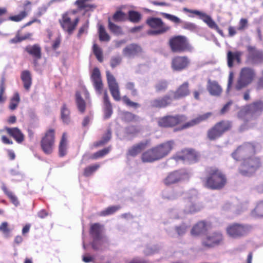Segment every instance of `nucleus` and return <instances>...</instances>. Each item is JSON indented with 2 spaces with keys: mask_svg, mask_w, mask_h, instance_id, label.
<instances>
[{
  "mask_svg": "<svg viewBox=\"0 0 263 263\" xmlns=\"http://www.w3.org/2000/svg\"><path fill=\"white\" fill-rule=\"evenodd\" d=\"M0 231L2 232L5 235H8L10 233V230L8 228V224L7 222H3L0 225Z\"/></svg>",
  "mask_w": 263,
  "mask_h": 263,
  "instance_id": "54",
  "label": "nucleus"
},
{
  "mask_svg": "<svg viewBox=\"0 0 263 263\" xmlns=\"http://www.w3.org/2000/svg\"><path fill=\"white\" fill-rule=\"evenodd\" d=\"M55 130L50 128L47 129L42 137L40 145L43 152L46 155L51 154L54 147Z\"/></svg>",
  "mask_w": 263,
  "mask_h": 263,
  "instance_id": "10",
  "label": "nucleus"
},
{
  "mask_svg": "<svg viewBox=\"0 0 263 263\" xmlns=\"http://www.w3.org/2000/svg\"><path fill=\"white\" fill-rule=\"evenodd\" d=\"M61 118L65 124H69L70 121V111L66 104H63L61 109Z\"/></svg>",
  "mask_w": 263,
  "mask_h": 263,
  "instance_id": "35",
  "label": "nucleus"
},
{
  "mask_svg": "<svg viewBox=\"0 0 263 263\" xmlns=\"http://www.w3.org/2000/svg\"><path fill=\"white\" fill-rule=\"evenodd\" d=\"M142 48L136 44H131L127 45L123 50V54L127 57L135 56L142 52Z\"/></svg>",
  "mask_w": 263,
  "mask_h": 263,
  "instance_id": "32",
  "label": "nucleus"
},
{
  "mask_svg": "<svg viewBox=\"0 0 263 263\" xmlns=\"http://www.w3.org/2000/svg\"><path fill=\"white\" fill-rule=\"evenodd\" d=\"M190 60L185 55H176L173 57L171 61V67L174 71H180L188 67Z\"/></svg>",
  "mask_w": 263,
  "mask_h": 263,
  "instance_id": "17",
  "label": "nucleus"
},
{
  "mask_svg": "<svg viewBox=\"0 0 263 263\" xmlns=\"http://www.w3.org/2000/svg\"><path fill=\"white\" fill-rule=\"evenodd\" d=\"M150 142V140H146L133 145L128 149L127 155L132 157H136L149 146Z\"/></svg>",
  "mask_w": 263,
  "mask_h": 263,
  "instance_id": "23",
  "label": "nucleus"
},
{
  "mask_svg": "<svg viewBox=\"0 0 263 263\" xmlns=\"http://www.w3.org/2000/svg\"><path fill=\"white\" fill-rule=\"evenodd\" d=\"M92 51L97 59L100 62H102L103 61V51L100 47L97 44L94 43L92 46Z\"/></svg>",
  "mask_w": 263,
  "mask_h": 263,
  "instance_id": "45",
  "label": "nucleus"
},
{
  "mask_svg": "<svg viewBox=\"0 0 263 263\" xmlns=\"http://www.w3.org/2000/svg\"><path fill=\"white\" fill-rule=\"evenodd\" d=\"M146 23L153 29L147 31V34L149 35H156L163 34L171 29V27L166 25L159 17H149L146 20Z\"/></svg>",
  "mask_w": 263,
  "mask_h": 263,
  "instance_id": "8",
  "label": "nucleus"
},
{
  "mask_svg": "<svg viewBox=\"0 0 263 263\" xmlns=\"http://www.w3.org/2000/svg\"><path fill=\"white\" fill-rule=\"evenodd\" d=\"M108 28L109 31L116 35H122L123 34V32L122 27L117 24L112 23L110 17L108 18Z\"/></svg>",
  "mask_w": 263,
  "mask_h": 263,
  "instance_id": "37",
  "label": "nucleus"
},
{
  "mask_svg": "<svg viewBox=\"0 0 263 263\" xmlns=\"http://www.w3.org/2000/svg\"><path fill=\"white\" fill-rule=\"evenodd\" d=\"M208 225L205 221H198L192 228L191 231V234L193 236H199L208 230Z\"/></svg>",
  "mask_w": 263,
  "mask_h": 263,
  "instance_id": "30",
  "label": "nucleus"
},
{
  "mask_svg": "<svg viewBox=\"0 0 263 263\" xmlns=\"http://www.w3.org/2000/svg\"><path fill=\"white\" fill-rule=\"evenodd\" d=\"M111 137V132L110 129H107L106 133L104 135L101 140L97 141L93 143V146L96 147L102 146L107 143Z\"/></svg>",
  "mask_w": 263,
  "mask_h": 263,
  "instance_id": "40",
  "label": "nucleus"
},
{
  "mask_svg": "<svg viewBox=\"0 0 263 263\" xmlns=\"http://www.w3.org/2000/svg\"><path fill=\"white\" fill-rule=\"evenodd\" d=\"M263 112V101L257 100L242 106L237 112V117L245 124L250 121L248 116L251 117L255 115H260Z\"/></svg>",
  "mask_w": 263,
  "mask_h": 263,
  "instance_id": "4",
  "label": "nucleus"
},
{
  "mask_svg": "<svg viewBox=\"0 0 263 263\" xmlns=\"http://www.w3.org/2000/svg\"><path fill=\"white\" fill-rule=\"evenodd\" d=\"M142 19L141 14L136 11L129 10L128 12V20L133 23H138Z\"/></svg>",
  "mask_w": 263,
  "mask_h": 263,
  "instance_id": "39",
  "label": "nucleus"
},
{
  "mask_svg": "<svg viewBox=\"0 0 263 263\" xmlns=\"http://www.w3.org/2000/svg\"><path fill=\"white\" fill-rule=\"evenodd\" d=\"M112 19L116 22H122L127 20L126 14L121 10H117L113 14Z\"/></svg>",
  "mask_w": 263,
  "mask_h": 263,
  "instance_id": "46",
  "label": "nucleus"
},
{
  "mask_svg": "<svg viewBox=\"0 0 263 263\" xmlns=\"http://www.w3.org/2000/svg\"><path fill=\"white\" fill-rule=\"evenodd\" d=\"M88 27V22L87 21L80 27L77 34L78 37L80 38L83 33L87 32Z\"/></svg>",
  "mask_w": 263,
  "mask_h": 263,
  "instance_id": "53",
  "label": "nucleus"
},
{
  "mask_svg": "<svg viewBox=\"0 0 263 263\" xmlns=\"http://www.w3.org/2000/svg\"><path fill=\"white\" fill-rule=\"evenodd\" d=\"M103 230V226L99 223H95L90 226L89 234L93 238L91 246L92 249L95 250H103L102 246L104 241L98 242V241L101 240L103 238L102 235ZM104 242L105 241H104Z\"/></svg>",
  "mask_w": 263,
  "mask_h": 263,
  "instance_id": "12",
  "label": "nucleus"
},
{
  "mask_svg": "<svg viewBox=\"0 0 263 263\" xmlns=\"http://www.w3.org/2000/svg\"><path fill=\"white\" fill-rule=\"evenodd\" d=\"M25 51L33 59V63L35 65L37 64L38 60L42 58V47L38 44L32 45H28L24 48Z\"/></svg>",
  "mask_w": 263,
  "mask_h": 263,
  "instance_id": "21",
  "label": "nucleus"
},
{
  "mask_svg": "<svg viewBox=\"0 0 263 263\" xmlns=\"http://www.w3.org/2000/svg\"><path fill=\"white\" fill-rule=\"evenodd\" d=\"M32 33H27L25 35H22L20 31L17 32V42H21L23 40L30 39Z\"/></svg>",
  "mask_w": 263,
  "mask_h": 263,
  "instance_id": "58",
  "label": "nucleus"
},
{
  "mask_svg": "<svg viewBox=\"0 0 263 263\" xmlns=\"http://www.w3.org/2000/svg\"><path fill=\"white\" fill-rule=\"evenodd\" d=\"M175 145L173 140H169L159 144L143 152L141 160L144 163H153L167 156Z\"/></svg>",
  "mask_w": 263,
  "mask_h": 263,
  "instance_id": "3",
  "label": "nucleus"
},
{
  "mask_svg": "<svg viewBox=\"0 0 263 263\" xmlns=\"http://www.w3.org/2000/svg\"><path fill=\"white\" fill-rule=\"evenodd\" d=\"M256 77V73L254 69L245 67L241 68L239 77L235 86L236 90H240L251 84Z\"/></svg>",
  "mask_w": 263,
  "mask_h": 263,
  "instance_id": "11",
  "label": "nucleus"
},
{
  "mask_svg": "<svg viewBox=\"0 0 263 263\" xmlns=\"http://www.w3.org/2000/svg\"><path fill=\"white\" fill-rule=\"evenodd\" d=\"M128 263H148V261L143 258L135 257L133 258Z\"/></svg>",
  "mask_w": 263,
  "mask_h": 263,
  "instance_id": "60",
  "label": "nucleus"
},
{
  "mask_svg": "<svg viewBox=\"0 0 263 263\" xmlns=\"http://www.w3.org/2000/svg\"><path fill=\"white\" fill-rule=\"evenodd\" d=\"M200 210V207L199 206L194 204L190 205L188 209V212L190 213H193L199 211Z\"/></svg>",
  "mask_w": 263,
  "mask_h": 263,
  "instance_id": "63",
  "label": "nucleus"
},
{
  "mask_svg": "<svg viewBox=\"0 0 263 263\" xmlns=\"http://www.w3.org/2000/svg\"><path fill=\"white\" fill-rule=\"evenodd\" d=\"M100 167V164H95L89 165L84 169L83 175L85 177L91 176Z\"/></svg>",
  "mask_w": 263,
  "mask_h": 263,
  "instance_id": "44",
  "label": "nucleus"
},
{
  "mask_svg": "<svg viewBox=\"0 0 263 263\" xmlns=\"http://www.w3.org/2000/svg\"><path fill=\"white\" fill-rule=\"evenodd\" d=\"M1 133H6L9 137L5 135H2L1 137L2 142L5 144H12L13 141L11 140V138H13L16 141V127L10 128L5 126L3 129L0 130Z\"/></svg>",
  "mask_w": 263,
  "mask_h": 263,
  "instance_id": "24",
  "label": "nucleus"
},
{
  "mask_svg": "<svg viewBox=\"0 0 263 263\" xmlns=\"http://www.w3.org/2000/svg\"><path fill=\"white\" fill-rule=\"evenodd\" d=\"M186 120L183 115L166 116L160 118L158 122V125L162 127H172L175 126Z\"/></svg>",
  "mask_w": 263,
  "mask_h": 263,
  "instance_id": "15",
  "label": "nucleus"
},
{
  "mask_svg": "<svg viewBox=\"0 0 263 263\" xmlns=\"http://www.w3.org/2000/svg\"><path fill=\"white\" fill-rule=\"evenodd\" d=\"M248 55L247 60L252 64H255L263 61V53L257 50L255 47L249 46L247 47Z\"/></svg>",
  "mask_w": 263,
  "mask_h": 263,
  "instance_id": "19",
  "label": "nucleus"
},
{
  "mask_svg": "<svg viewBox=\"0 0 263 263\" xmlns=\"http://www.w3.org/2000/svg\"><path fill=\"white\" fill-rule=\"evenodd\" d=\"M174 158L177 161L181 160L196 162L198 160V155L194 150L185 149L177 154Z\"/></svg>",
  "mask_w": 263,
  "mask_h": 263,
  "instance_id": "18",
  "label": "nucleus"
},
{
  "mask_svg": "<svg viewBox=\"0 0 263 263\" xmlns=\"http://www.w3.org/2000/svg\"><path fill=\"white\" fill-rule=\"evenodd\" d=\"M76 102L79 111L84 113L86 109V102L82 98L79 91L76 93Z\"/></svg>",
  "mask_w": 263,
  "mask_h": 263,
  "instance_id": "36",
  "label": "nucleus"
},
{
  "mask_svg": "<svg viewBox=\"0 0 263 263\" xmlns=\"http://www.w3.org/2000/svg\"><path fill=\"white\" fill-rule=\"evenodd\" d=\"M183 10L184 12L193 13L198 15L199 18L202 20L209 28L215 29L220 35L224 36L222 30L219 28L217 24L210 15L199 10H191L187 8H184Z\"/></svg>",
  "mask_w": 263,
  "mask_h": 263,
  "instance_id": "14",
  "label": "nucleus"
},
{
  "mask_svg": "<svg viewBox=\"0 0 263 263\" xmlns=\"http://www.w3.org/2000/svg\"><path fill=\"white\" fill-rule=\"evenodd\" d=\"M79 21V17H77L73 21H72L69 16V12H65L62 14L61 18L59 19V23L63 30L69 35H71L76 29Z\"/></svg>",
  "mask_w": 263,
  "mask_h": 263,
  "instance_id": "13",
  "label": "nucleus"
},
{
  "mask_svg": "<svg viewBox=\"0 0 263 263\" xmlns=\"http://www.w3.org/2000/svg\"><path fill=\"white\" fill-rule=\"evenodd\" d=\"M161 14L163 17L168 19L176 24H180L182 22L181 20L175 15L164 12L161 13Z\"/></svg>",
  "mask_w": 263,
  "mask_h": 263,
  "instance_id": "50",
  "label": "nucleus"
},
{
  "mask_svg": "<svg viewBox=\"0 0 263 263\" xmlns=\"http://www.w3.org/2000/svg\"><path fill=\"white\" fill-rule=\"evenodd\" d=\"M190 94V90L189 88V83L184 82L179 85L175 91L173 92V99L178 100L185 98Z\"/></svg>",
  "mask_w": 263,
  "mask_h": 263,
  "instance_id": "25",
  "label": "nucleus"
},
{
  "mask_svg": "<svg viewBox=\"0 0 263 263\" xmlns=\"http://www.w3.org/2000/svg\"><path fill=\"white\" fill-rule=\"evenodd\" d=\"M47 8L46 6H43L38 8L37 12L36 13V16L37 17H41L42 15L45 14L47 11Z\"/></svg>",
  "mask_w": 263,
  "mask_h": 263,
  "instance_id": "62",
  "label": "nucleus"
},
{
  "mask_svg": "<svg viewBox=\"0 0 263 263\" xmlns=\"http://www.w3.org/2000/svg\"><path fill=\"white\" fill-rule=\"evenodd\" d=\"M98 34L99 40L101 42H108L110 39L109 35L102 24H99L98 26Z\"/></svg>",
  "mask_w": 263,
  "mask_h": 263,
  "instance_id": "38",
  "label": "nucleus"
},
{
  "mask_svg": "<svg viewBox=\"0 0 263 263\" xmlns=\"http://www.w3.org/2000/svg\"><path fill=\"white\" fill-rule=\"evenodd\" d=\"M257 144L253 142H245L232 153L236 161H242L238 168L239 173L245 176L253 175L262 165L259 157L255 155Z\"/></svg>",
  "mask_w": 263,
  "mask_h": 263,
  "instance_id": "1",
  "label": "nucleus"
},
{
  "mask_svg": "<svg viewBox=\"0 0 263 263\" xmlns=\"http://www.w3.org/2000/svg\"><path fill=\"white\" fill-rule=\"evenodd\" d=\"M122 101L126 106L134 108H137L140 106V104L139 103L132 101L126 96L123 97Z\"/></svg>",
  "mask_w": 263,
  "mask_h": 263,
  "instance_id": "49",
  "label": "nucleus"
},
{
  "mask_svg": "<svg viewBox=\"0 0 263 263\" xmlns=\"http://www.w3.org/2000/svg\"><path fill=\"white\" fill-rule=\"evenodd\" d=\"M224 242V236L220 231H214L206 233L202 238L201 246L205 249H210L222 245Z\"/></svg>",
  "mask_w": 263,
  "mask_h": 263,
  "instance_id": "7",
  "label": "nucleus"
},
{
  "mask_svg": "<svg viewBox=\"0 0 263 263\" xmlns=\"http://www.w3.org/2000/svg\"><path fill=\"white\" fill-rule=\"evenodd\" d=\"M122 61L120 56L112 57L110 60V65L111 68H114L119 65Z\"/></svg>",
  "mask_w": 263,
  "mask_h": 263,
  "instance_id": "52",
  "label": "nucleus"
},
{
  "mask_svg": "<svg viewBox=\"0 0 263 263\" xmlns=\"http://www.w3.org/2000/svg\"><path fill=\"white\" fill-rule=\"evenodd\" d=\"M187 229V226L185 225H181L176 227L175 230L179 235H182L185 234Z\"/></svg>",
  "mask_w": 263,
  "mask_h": 263,
  "instance_id": "59",
  "label": "nucleus"
},
{
  "mask_svg": "<svg viewBox=\"0 0 263 263\" xmlns=\"http://www.w3.org/2000/svg\"><path fill=\"white\" fill-rule=\"evenodd\" d=\"M121 206L120 205H114L110 206L104 210L100 212L98 215L100 216H106L116 213L117 211L120 209Z\"/></svg>",
  "mask_w": 263,
  "mask_h": 263,
  "instance_id": "41",
  "label": "nucleus"
},
{
  "mask_svg": "<svg viewBox=\"0 0 263 263\" xmlns=\"http://www.w3.org/2000/svg\"><path fill=\"white\" fill-rule=\"evenodd\" d=\"M232 127V121L226 120H221L208 130L206 137L210 141H215L220 138L224 133L230 131Z\"/></svg>",
  "mask_w": 263,
  "mask_h": 263,
  "instance_id": "6",
  "label": "nucleus"
},
{
  "mask_svg": "<svg viewBox=\"0 0 263 263\" xmlns=\"http://www.w3.org/2000/svg\"><path fill=\"white\" fill-rule=\"evenodd\" d=\"M168 83L165 80H161L157 82L155 85V88L157 92L165 91L168 87Z\"/></svg>",
  "mask_w": 263,
  "mask_h": 263,
  "instance_id": "43",
  "label": "nucleus"
},
{
  "mask_svg": "<svg viewBox=\"0 0 263 263\" xmlns=\"http://www.w3.org/2000/svg\"><path fill=\"white\" fill-rule=\"evenodd\" d=\"M252 227L248 224L233 223L226 228L227 235L233 238H239L248 235L251 231Z\"/></svg>",
  "mask_w": 263,
  "mask_h": 263,
  "instance_id": "9",
  "label": "nucleus"
},
{
  "mask_svg": "<svg viewBox=\"0 0 263 263\" xmlns=\"http://www.w3.org/2000/svg\"><path fill=\"white\" fill-rule=\"evenodd\" d=\"M251 215L255 217H263V200L257 203L255 208L252 211Z\"/></svg>",
  "mask_w": 263,
  "mask_h": 263,
  "instance_id": "42",
  "label": "nucleus"
},
{
  "mask_svg": "<svg viewBox=\"0 0 263 263\" xmlns=\"http://www.w3.org/2000/svg\"><path fill=\"white\" fill-rule=\"evenodd\" d=\"M106 74L108 88L112 98L116 101H120L121 96L118 83L114 75L109 71H106Z\"/></svg>",
  "mask_w": 263,
  "mask_h": 263,
  "instance_id": "16",
  "label": "nucleus"
},
{
  "mask_svg": "<svg viewBox=\"0 0 263 263\" xmlns=\"http://www.w3.org/2000/svg\"><path fill=\"white\" fill-rule=\"evenodd\" d=\"M127 134L129 135H135L139 133V129L136 126H130L126 128Z\"/></svg>",
  "mask_w": 263,
  "mask_h": 263,
  "instance_id": "56",
  "label": "nucleus"
},
{
  "mask_svg": "<svg viewBox=\"0 0 263 263\" xmlns=\"http://www.w3.org/2000/svg\"><path fill=\"white\" fill-rule=\"evenodd\" d=\"M21 79L26 90L29 91L32 84V77L29 70L23 71L21 74Z\"/></svg>",
  "mask_w": 263,
  "mask_h": 263,
  "instance_id": "34",
  "label": "nucleus"
},
{
  "mask_svg": "<svg viewBox=\"0 0 263 263\" xmlns=\"http://www.w3.org/2000/svg\"><path fill=\"white\" fill-rule=\"evenodd\" d=\"M138 118L137 116L129 111H126L123 114L122 120L126 122H136Z\"/></svg>",
  "mask_w": 263,
  "mask_h": 263,
  "instance_id": "48",
  "label": "nucleus"
},
{
  "mask_svg": "<svg viewBox=\"0 0 263 263\" xmlns=\"http://www.w3.org/2000/svg\"><path fill=\"white\" fill-rule=\"evenodd\" d=\"M183 174L178 171L170 173L164 179V183L165 185H168L177 183L183 179Z\"/></svg>",
  "mask_w": 263,
  "mask_h": 263,
  "instance_id": "29",
  "label": "nucleus"
},
{
  "mask_svg": "<svg viewBox=\"0 0 263 263\" xmlns=\"http://www.w3.org/2000/svg\"><path fill=\"white\" fill-rule=\"evenodd\" d=\"M211 112H207L203 115H198L197 117L183 124L181 127V129H186L197 125L206 120L211 116Z\"/></svg>",
  "mask_w": 263,
  "mask_h": 263,
  "instance_id": "26",
  "label": "nucleus"
},
{
  "mask_svg": "<svg viewBox=\"0 0 263 263\" xmlns=\"http://www.w3.org/2000/svg\"><path fill=\"white\" fill-rule=\"evenodd\" d=\"M256 89L257 90H261L263 89V77L262 76L261 78L258 79V81L256 83Z\"/></svg>",
  "mask_w": 263,
  "mask_h": 263,
  "instance_id": "64",
  "label": "nucleus"
},
{
  "mask_svg": "<svg viewBox=\"0 0 263 263\" xmlns=\"http://www.w3.org/2000/svg\"><path fill=\"white\" fill-rule=\"evenodd\" d=\"M242 55V52L240 51H232L229 50L227 54V64L229 68L234 66V62L239 64L241 63V57Z\"/></svg>",
  "mask_w": 263,
  "mask_h": 263,
  "instance_id": "28",
  "label": "nucleus"
},
{
  "mask_svg": "<svg viewBox=\"0 0 263 263\" xmlns=\"http://www.w3.org/2000/svg\"><path fill=\"white\" fill-rule=\"evenodd\" d=\"M68 140L66 133H63L58 146L59 155L63 157L67 153Z\"/></svg>",
  "mask_w": 263,
  "mask_h": 263,
  "instance_id": "33",
  "label": "nucleus"
},
{
  "mask_svg": "<svg viewBox=\"0 0 263 263\" xmlns=\"http://www.w3.org/2000/svg\"><path fill=\"white\" fill-rule=\"evenodd\" d=\"M168 46L171 51L174 53L192 52L193 50L188 39L182 35H174L170 37L168 41Z\"/></svg>",
  "mask_w": 263,
  "mask_h": 263,
  "instance_id": "5",
  "label": "nucleus"
},
{
  "mask_svg": "<svg viewBox=\"0 0 263 263\" xmlns=\"http://www.w3.org/2000/svg\"><path fill=\"white\" fill-rule=\"evenodd\" d=\"M248 26V20L246 18H241L239 22L238 29L243 30Z\"/></svg>",
  "mask_w": 263,
  "mask_h": 263,
  "instance_id": "57",
  "label": "nucleus"
},
{
  "mask_svg": "<svg viewBox=\"0 0 263 263\" xmlns=\"http://www.w3.org/2000/svg\"><path fill=\"white\" fill-rule=\"evenodd\" d=\"M16 107V93L14 94L12 99L11 100L9 108L10 109L13 110Z\"/></svg>",
  "mask_w": 263,
  "mask_h": 263,
  "instance_id": "61",
  "label": "nucleus"
},
{
  "mask_svg": "<svg viewBox=\"0 0 263 263\" xmlns=\"http://www.w3.org/2000/svg\"><path fill=\"white\" fill-rule=\"evenodd\" d=\"M205 176L201 179L204 187L211 190H221L228 183L223 172L216 166H208L205 169Z\"/></svg>",
  "mask_w": 263,
  "mask_h": 263,
  "instance_id": "2",
  "label": "nucleus"
},
{
  "mask_svg": "<svg viewBox=\"0 0 263 263\" xmlns=\"http://www.w3.org/2000/svg\"><path fill=\"white\" fill-rule=\"evenodd\" d=\"M232 104H233L232 101H230L228 102H227L223 106V107L221 109V110L220 111V114L221 115H224L226 113H227V112H228V111L230 110V107Z\"/></svg>",
  "mask_w": 263,
  "mask_h": 263,
  "instance_id": "55",
  "label": "nucleus"
},
{
  "mask_svg": "<svg viewBox=\"0 0 263 263\" xmlns=\"http://www.w3.org/2000/svg\"><path fill=\"white\" fill-rule=\"evenodd\" d=\"M173 98L168 95L162 97L154 99L151 102V106L155 108H163L170 106L172 103Z\"/></svg>",
  "mask_w": 263,
  "mask_h": 263,
  "instance_id": "20",
  "label": "nucleus"
},
{
  "mask_svg": "<svg viewBox=\"0 0 263 263\" xmlns=\"http://www.w3.org/2000/svg\"><path fill=\"white\" fill-rule=\"evenodd\" d=\"M182 28L191 31H195L198 29L197 26L191 22H184L182 24Z\"/></svg>",
  "mask_w": 263,
  "mask_h": 263,
  "instance_id": "51",
  "label": "nucleus"
},
{
  "mask_svg": "<svg viewBox=\"0 0 263 263\" xmlns=\"http://www.w3.org/2000/svg\"><path fill=\"white\" fill-rule=\"evenodd\" d=\"M111 150V146L105 147L95 153L91 157L92 159H97L108 154Z\"/></svg>",
  "mask_w": 263,
  "mask_h": 263,
  "instance_id": "47",
  "label": "nucleus"
},
{
  "mask_svg": "<svg viewBox=\"0 0 263 263\" xmlns=\"http://www.w3.org/2000/svg\"><path fill=\"white\" fill-rule=\"evenodd\" d=\"M206 89L209 93L213 96L219 97L222 92V88L216 81L209 79Z\"/></svg>",
  "mask_w": 263,
  "mask_h": 263,
  "instance_id": "27",
  "label": "nucleus"
},
{
  "mask_svg": "<svg viewBox=\"0 0 263 263\" xmlns=\"http://www.w3.org/2000/svg\"><path fill=\"white\" fill-rule=\"evenodd\" d=\"M103 104L104 118L105 119H107L112 114V107L106 90L104 92Z\"/></svg>",
  "mask_w": 263,
  "mask_h": 263,
  "instance_id": "31",
  "label": "nucleus"
},
{
  "mask_svg": "<svg viewBox=\"0 0 263 263\" xmlns=\"http://www.w3.org/2000/svg\"><path fill=\"white\" fill-rule=\"evenodd\" d=\"M90 78L96 90L99 93H101L103 85L100 71L98 68L95 67L93 68Z\"/></svg>",
  "mask_w": 263,
  "mask_h": 263,
  "instance_id": "22",
  "label": "nucleus"
}]
</instances>
